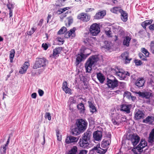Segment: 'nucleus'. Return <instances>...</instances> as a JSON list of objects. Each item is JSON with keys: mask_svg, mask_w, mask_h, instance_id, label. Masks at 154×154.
<instances>
[{"mask_svg": "<svg viewBox=\"0 0 154 154\" xmlns=\"http://www.w3.org/2000/svg\"><path fill=\"white\" fill-rule=\"evenodd\" d=\"M88 123L85 120L82 119H78L75 123L76 127L72 130V134L77 135L83 132L87 129Z\"/></svg>", "mask_w": 154, "mask_h": 154, "instance_id": "nucleus-1", "label": "nucleus"}, {"mask_svg": "<svg viewBox=\"0 0 154 154\" xmlns=\"http://www.w3.org/2000/svg\"><path fill=\"white\" fill-rule=\"evenodd\" d=\"M99 60V55H92L89 57L85 64L86 72H91L92 69V67L95 66Z\"/></svg>", "mask_w": 154, "mask_h": 154, "instance_id": "nucleus-2", "label": "nucleus"}, {"mask_svg": "<svg viewBox=\"0 0 154 154\" xmlns=\"http://www.w3.org/2000/svg\"><path fill=\"white\" fill-rule=\"evenodd\" d=\"M48 63V61L45 57L37 58L35 61V63L33 66V68L34 69L41 67H44L46 66Z\"/></svg>", "mask_w": 154, "mask_h": 154, "instance_id": "nucleus-3", "label": "nucleus"}, {"mask_svg": "<svg viewBox=\"0 0 154 154\" xmlns=\"http://www.w3.org/2000/svg\"><path fill=\"white\" fill-rule=\"evenodd\" d=\"M100 29L99 24L93 23L90 27L89 32L92 36H97L100 32Z\"/></svg>", "mask_w": 154, "mask_h": 154, "instance_id": "nucleus-4", "label": "nucleus"}, {"mask_svg": "<svg viewBox=\"0 0 154 154\" xmlns=\"http://www.w3.org/2000/svg\"><path fill=\"white\" fill-rule=\"evenodd\" d=\"M127 139L130 141L134 146H136L140 140V138L137 134H130Z\"/></svg>", "mask_w": 154, "mask_h": 154, "instance_id": "nucleus-5", "label": "nucleus"}, {"mask_svg": "<svg viewBox=\"0 0 154 154\" xmlns=\"http://www.w3.org/2000/svg\"><path fill=\"white\" fill-rule=\"evenodd\" d=\"M112 78L113 79H109L107 78V85L109 88L113 89L118 86V81L113 76Z\"/></svg>", "mask_w": 154, "mask_h": 154, "instance_id": "nucleus-6", "label": "nucleus"}, {"mask_svg": "<svg viewBox=\"0 0 154 154\" xmlns=\"http://www.w3.org/2000/svg\"><path fill=\"white\" fill-rule=\"evenodd\" d=\"M145 117V114L143 111L139 109L136 110L134 113V119L137 121L143 119Z\"/></svg>", "mask_w": 154, "mask_h": 154, "instance_id": "nucleus-7", "label": "nucleus"}, {"mask_svg": "<svg viewBox=\"0 0 154 154\" xmlns=\"http://www.w3.org/2000/svg\"><path fill=\"white\" fill-rule=\"evenodd\" d=\"M91 18L90 15L85 13H81L77 16V18L84 22H87Z\"/></svg>", "mask_w": 154, "mask_h": 154, "instance_id": "nucleus-8", "label": "nucleus"}, {"mask_svg": "<svg viewBox=\"0 0 154 154\" xmlns=\"http://www.w3.org/2000/svg\"><path fill=\"white\" fill-rule=\"evenodd\" d=\"M102 137V132L97 130L94 132L93 137L94 140L99 141L101 140Z\"/></svg>", "mask_w": 154, "mask_h": 154, "instance_id": "nucleus-9", "label": "nucleus"}, {"mask_svg": "<svg viewBox=\"0 0 154 154\" xmlns=\"http://www.w3.org/2000/svg\"><path fill=\"white\" fill-rule=\"evenodd\" d=\"M79 138L72 136H69L67 137L65 140V142L66 144H69L78 141Z\"/></svg>", "mask_w": 154, "mask_h": 154, "instance_id": "nucleus-10", "label": "nucleus"}, {"mask_svg": "<svg viewBox=\"0 0 154 154\" xmlns=\"http://www.w3.org/2000/svg\"><path fill=\"white\" fill-rule=\"evenodd\" d=\"M131 106V105L130 104H122L120 106V110L124 112L127 114H129L130 112Z\"/></svg>", "mask_w": 154, "mask_h": 154, "instance_id": "nucleus-11", "label": "nucleus"}, {"mask_svg": "<svg viewBox=\"0 0 154 154\" xmlns=\"http://www.w3.org/2000/svg\"><path fill=\"white\" fill-rule=\"evenodd\" d=\"M147 143L144 140L142 139L136 147V149L139 152H141L143 151V149L147 146Z\"/></svg>", "mask_w": 154, "mask_h": 154, "instance_id": "nucleus-12", "label": "nucleus"}, {"mask_svg": "<svg viewBox=\"0 0 154 154\" xmlns=\"http://www.w3.org/2000/svg\"><path fill=\"white\" fill-rule=\"evenodd\" d=\"M145 82V80L144 78L139 77L135 82V84L138 88H140L144 85Z\"/></svg>", "mask_w": 154, "mask_h": 154, "instance_id": "nucleus-13", "label": "nucleus"}, {"mask_svg": "<svg viewBox=\"0 0 154 154\" xmlns=\"http://www.w3.org/2000/svg\"><path fill=\"white\" fill-rule=\"evenodd\" d=\"M79 143L80 147L84 148H88L89 147L88 141L82 138L80 139Z\"/></svg>", "mask_w": 154, "mask_h": 154, "instance_id": "nucleus-14", "label": "nucleus"}, {"mask_svg": "<svg viewBox=\"0 0 154 154\" xmlns=\"http://www.w3.org/2000/svg\"><path fill=\"white\" fill-rule=\"evenodd\" d=\"M106 14V11L105 10L102 11L97 13L94 17L95 20H100L103 18Z\"/></svg>", "mask_w": 154, "mask_h": 154, "instance_id": "nucleus-15", "label": "nucleus"}, {"mask_svg": "<svg viewBox=\"0 0 154 154\" xmlns=\"http://www.w3.org/2000/svg\"><path fill=\"white\" fill-rule=\"evenodd\" d=\"M121 56L123 59L125 60L126 64L129 63L132 60L131 58H129V54L127 52H125L122 53Z\"/></svg>", "mask_w": 154, "mask_h": 154, "instance_id": "nucleus-16", "label": "nucleus"}, {"mask_svg": "<svg viewBox=\"0 0 154 154\" xmlns=\"http://www.w3.org/2000/svg\"><path fill=\"white\" fill-rule=\"evenodd\" d=\"M29 65V63L28 62H25L20 69L19 72L22 74L25 73Z\"/></svg>", "mask_w": 154, "mask_h": 154, "instance_id": "nucleus-17", "label": "nucleus"}, {"mask_svg": "<svg viewBox=\"0 0 154 154\" xmlns=\"http://www.w3.org/2000/svg\"><path fill=\"white\" fill-rule=\"evenodd\" d=\"M138 94L140 96L143 98H145L146 99L150 98L152 95V93L149 91H139Z\"/></svg>", "mask_w": 154, "mask_h": 154, "instance_id": "nucleus-18", "label": "nucleus"}, {"mask_svg": "<svg viewBox=\"0 0 154 154\" xmlns=\"http://www.w3.org/2000/svg\"><path fill=\"white\" fill-rule=\"evenodd\" d=\"M110 142L111 138L107 137L103 140L101 144V146L103 148H107L110 144Z\"/></svg>", "mask_w": 154, "mask_h": 154, "instance_id": "nucleus-19", "label": "nucleus"}, {"mask_svg": "<svg viewBox=\"0 0 154 154\" xmlns=\"http://www.w3.org/2000/svg\"><path fill=\"white\" fill-rule=\"evenodd\" d=\"M91 131L87 130L83 134L81 138L88 141L91 136Z\"/></svg>", "mask_w": 154, "mask_h": 154, "instance_id": "nucleus-20", "label": "nucleus"}, {"mask_svg": "<svg viewBox=\"0 0 154 154\" xmlns=\"http://www.w3.org/2000/svg\"><path fill=\"white\" fill-rule=\"evenodd\" d=\"M120 13H121V18L122 20L124 22H126L128 20V14L123 10L121 11Z\"/></svg>", "mask_w": 154, "mask_h": 154, "instance_id": "nucleus-21", "label": "nucleus"}, {"mask_svg": "<svg viewBox=\"0 0 154 154\" xmlns=\"http://www.w3.org/2000/svg\"><path fill=\"white\" fill-rule=\"evenodd\" d=\"M62 50V48L59 47L55 48L53 50V57H57L59 56V54H60Z\"/></svg>", "mask_w": 154, "mask_h": 154, "instance_id": "nucleus-22", "label": "nucleus"}, {"mask_svg": "<svg viewBox=\"0 0 154 154\" xmlns=\"http://www.w3.org/2000/svg\"><path fill=\"white\" fill-rule=\"evenodd\" d=\"M10 135L9 136L8 140L6 144L3 145L0 148V151L1 154H5L6 152V146L9 143Z\"/></svg>", "mask_w": 154, "mask_h": 154, "instance_id": "nucleus-23", "label": "nucleus"}, {"mask_svg": "<svg viewBox=\"0 0 154 154\" xmlns=\"http://www.w3.org/2000/svg\"><path fill=\"white\" fill-rule=\"evenodd\" d=\"M154 121V117L152 116H148L146 119H143V122L145 123L152 124Z\"/></svg>", "mask_w": 154, "mask_h": 154, "instance_id": "nucleus-24", "label": "nucleus"}, {"mask_svg": "<svg viewBox=\"0 0 154 154\" xmlns=\"http://www.w3.org/2000/svg\"><path fill=\"white\" fill-rule=\"evenodd\" d=\"M107 150V149H103L100 147H97V146H94L92 149V150L93 151H95L97 153L102 154L105 153Z\"/></svg>", "mask_w": 154, "mask_h": 154, "instance_id": "nucleus-25", "label": "nucleus"}, {"mask_svg": "<svg viewBox=\"0 0 154 154\" xmlns=\"http://www.w3.org/2000/svg\"><path fill=\"white\" fill-rule=\"evenodd\" d=\"M113 31L116 33H122L124 32L123 28L117 25H115L113 26Z\"/></svg>", "mask_w": 154, "mask_h": 154, "instance_id": "nucleus-26", "label": "nucleus"}, {"mask_svg": "<svg viewBox=\"0 0 154 154\" xmlns=\"http://www.w3.org/2000/svg\"><path fill=\"white\" fill-rule=\"evenodd\" d=\"M62 89L66 93H70L71 89L67 86V83L66 82L64 81L62 85Z\"/></svg>", "mask_w": 154, "mask_h": 154, "instance_id": "nucleus-27", "label": "nucleus"}, {"mask_svg": "<svg viewBox=\"0 0 154 154\" xmlns=\"http://www.w3.org/2000/svg\"><path fill=\"white\" fill-rule=\"evenodd\" d=\"M153 20L152 19L146 20L142 23L141 25L144 29H146V26L149 25H150L153 22Z\"/></svg>", "mask_w": 154, "mask_h": 154, "instance_id": "nucleus-28", "label": "nucleus"}, {"mask_svg": "<svg viewBox=\"0 0 154 154\" xmlns=\"http://www.w3.org/2000/svg\"><path fill=\"white\" fill-rule=\"evenodd\" d=\"M115 74L121 80H123L125 79V76L124 73V71L121 72L120 71H116L115 69Z\"/></svg>", "mask_w": 154, "mask_h": 154, "instance_id": "nucleus-29", "label": "nucleus"}, {"mask_svg": "<svg viewBox=\"0 0 154 154\" xmlns=\"http://www.w3.org/2000/svg\"><path fill=\"white\" fill-rule=\"evenodd\" d=\"M87 57L82 56L81 54H78L75 61V63L76 65H78L84 59H85Z\"/></svg>", "mask_w": 154, "mask_h": 154, "instance_id": "nucleus-30", "label": "nucleus"}, {"mask_svg": "<svg viewBox=\"0 0 154 154\" xmlns=\"http://www.w3.org/2000/svg\"><path fill=\"white\" fill-rule=\"evenodd\" d=\"M121 7H115L111 8L110 10V11L115 14H118L119 13H120L121 11L122 10L121 9Z\"/></svg>", "mask_w": 154, "mask_h": 154, "instance_id": "nucleus-31", "label": "nucleus"}, {"mask_svg": "<svg viewBox=\"0 0 154 154\" xmlns=\"http://www.w3.org/2000/svg\"><path fill=\"white\" fill-rule=\"evenodd\" d=\"M97 77L100 83H103L105 78L104 76L102 73L100 72L97 73Z\"/></svg>", "mask_w": 154, "mask_h": 154, "instance_id": "nucleus-32", "label": "nucleus"}, {"mask_svg": "<svg viewBox=\"0 0 154 154\" xmlns=\"http://www.w3.org/2000/svg\"><path fill=\"white\" fill-rule=\"evenodd\" d=\"M75 28L74 27L69 31L67 33L68 34L67 38H69L70 37H75Z\"/></svg>", "mask_w": 154, "mask_h": 154, "instance_id": "nucleus-33", "label": "nucleus"}, {"mask_svg": "<svg viewBox=\"0 0 154 154\" xmlns=\"http://www.w3.org/2000/svg\"><path fill=\"white\" fill-rule=\"evenodd\" d=\"M154 139V128H153L149 134L148 138V142L151 143H152L153 142Z\"/></svg>", "mask_w": 154, "mask_h": 154, "instance_id": "nucleus-34", "label": "nucleus"}, {"mask_svg": "<svg viewBox=\"0 0 154 154\" xmlns=\"http://www.w3.org/2000/svg\"><path fill=\"white\" fill-rule=\"evenodd\" d=\"M131 38L129 36H127L125 37L123 41V44L127 47L129 45L130 42Z\"/></svg>", "mask_w": 154, "mask_h": 154, "instance_id": "nucleus-35", "label": "nucleus"}, {"mask_svg": "<svg viewBox=\"0 0 154 154\" xmlns=\"http://www.w3.org/2000/svg\"><path fill=\"white\" fill-rule=\"evenodd\" d=\"M77 108L80 113H84L85 111V107L83 104L82 103L79 104L77 106Z\"/></svg>", "mask_w": 154, "mask_h": 154, "instance_id": "nucleus-36", "label": "nucleus"}, {"mask_svg": "<svg viewBox=\"0 0 154 154\" xmlns=\"http://www.w3.org/2000/svg\"><path fill=\"white\" fill-rule=\"evenodd\" d=\"M88 103L89 106L90 108L91 112L92 113L95 112L96 111V108L92 102L88 101Z\"/></svg>", "mask_w": 154, "mask_h": 154, "instance_id": "nucleus-37", "label": "nucleus"}, {"mask_svg": "<svg viewBox=\"0 0 154 154\" xmlns=\"http://www.w3.org/2000/svg\"><path fill=\"white\" fill-rule=\"evenodd\" d=\"M120 117V116L119 114H117L116 116V119L115 118H112V123L114 125H119V122H118L119 118Z\"/></svg>", "mask_w": 154, "mask_h": 154, "instance_id": "nucleus-38", "label": "nucleus"}, {"mask_svg": "<svg viewBox=\"0 0 154 154\" xmlns=\"http://www.w3.org/2000/svg\"><path fill=\"white\" fill-rule=\"evenodd\" d=\"M78 148L76 146H74L69 151L68 154H76L77 152Z\"/></svg>", "mask_w": 154, "mask_h": 154, "instance_id": "nucleus-39", "label": "nucleus"}, {"mask_svg": "<svg viewBox=\"0 0 154 154\" xmlns=\"http://www.w3.org/2000/svg\"><path fill=\"white\" fill-rule=\"evenodd\" d=\"M87 49V48L85 46H82L80 49V54L87 57L89 55V54H85V51Z\"/></svg>", "mask_w": 154, "mask_h": 154, "instance_id": "nucleus-40", "label": "nucleus"}, {"mask_svg": "<svg viewBox=\"0 0 154 154\" xmlns=\"http://www.w3.org/2000/svg\"><path fill=\"white\" fill-rule=\"evenodd\" d=\"M73 21V19L71 17H69L67 18V21H66V26L67 27L69 26Z\"/></svg>", "mask_w": 154, "mask_h": 154, "instance_id": "nucleus-41", "label": "nucleus"}, {"mask_svg": "<svg viewBox=\"0 0 154 154\" xmlns=\"http://www.w3.org/2000/svg\"><path fill=\"white\" fill-rule=\"evenodd\" d=\"M15 51L14 49H12L10 51V63L13 62V59L14 57Z\"/></svg>", "mask_w": 154, "mask_h": 154, "instance_id": "nucleus-42", "label": "nucleus"}, {"mask_svg": "<svg viewBox=\"0 0 154 154\" xmlns=\"http://www.w3.org/2000/svg\"><path fill=\"white\" fill-rule=\"evenodd\" d=\"M141 51L147 57H149V53L147 49L144 48H141Z\"/></svg>", "mask_w": 154, "mask_h": 154, "instance_id": "nucleus-43", "label": "nucleus"}, {"mask_svg": "<svg viewBox=\"0 0 154 154\" xmlns=\"http://www.w3.org/2000/svg\"><path fill=\"white\" fill-rule=\"evenodd\" d=\"M66 29V28L64 27H62L61 29L58 31V34L59 35L62 34L64 33Z\"/></svg>", "mask_w": 154, "mask_h": 154, "instance_id": "nucleus-44", "label": "nucleus"}, {"mask_svg": "<svg viewBox=\"0 0 154 154\" xmlns=\"http://www.w3.org/2000/svg\"><path fill=\"white\" fill-rule=\"evenodd\" d=\"M150 51L154 55V41H152L150 44Z\"/></svg>", "mask_w": 154, "mask_h": 154, "instance_id": "nucleus-45", "label": "nucleus"}, {"mask_svg": "<svg viewBox=\"0 0 154 154\" xmlns=\"http://www.w3.org/2000/svg\"><path fill=\"white\" fill-rule=\"evenodd\" d=\"M65 2V0H58L57 5L59 6H62L64 5V2Z\"/></svg>", "mask_w": 154, "mask_h": 154, "instance_id": "nucleus-46", "label": "nucleus"}, {"mask_svg": "<svg viewBox=\"0 0 154 154\" xmlns=\"http://www.w3.org/2000/svg\"><path fill=\"white\" fill-rule=\"evenodd\" d=\"M134 62L136 66H140L142 64V62L140 60H134Z\"/></svg>", "mask_w": 154, "mask_h": 154, "instance_id": "nucleus-47", "label": "nucleus"}, {"mask_svg": "<svg viewBox=\"0 0 154 154\" xmlns=\"http://www.w3.org/2000/svg\"><path fill=\"white\" fill-rule=\"evenodd\" d=\"M105 33L107 36L109 37H112V33L111 30H109L108 31H105Z\"/></svg>", "mask_w": 154, "mask_h": 154, "instance_id": "nucleus-48", "label": "nucleus"}, {"mask_svg": "<svg viewBox=\"0 0 154 154\" xmlns=\"http://www.w3.org/2000/svg\"><path fill=\"white\" fill-rule=\"evenodd\" d=\"M69 100L70 101V104L75 103L76 102V100L73 97H70L69 99Z\"/></svg>", "mask_w": 154, "mask_h": 154, "instance_id": "nucleus-49", "label": "nucleus"}, {"mask_svg": "<svg viewBox=\"0 0 154 154\" xmlns=\"http://www.w3.org/2000/svg\"><path fill=\"white\" fill-rule=\"evenodd\" d=\"M124 96L128 98H130V97H132L131 96V93L129 92H125L124 94Z\"/></svg>", "mask_w": 154, "mask_h": 154, "instance_id": "nucleus-50", "label": "nucleus"}, {"mask_svg": "<svg viewBox=\"0 0 154 154\" xmlns=\"http://www.w3.org/2000/svg\"><path fill=\"white\" fill-rule=\"evenodd\" d=\"M36 29L34 28L33 27L32 28L31 30L27 32V34L29 35H32L35 31Z\"/></svg>", "mask_w": 154, "mask_h": 154, "instance_id": "nucleus-51", "label": "nucleus"}, {"mask_svg": "<svg viewBox=\"0 0 154 154\" xmlns=\"http://www.w3.org/2000/svg\"><path fill=\"white\" fill-rule=\"evenodd\" d=\"M45 118H47L48 119L50 120L51 119V117L50 113L49 112H46L45 113Z\"/></svg>", "mask_w": 154, "mask_h": 154, "instance_id": "nucleus-52", "label": "nucleus"}, {"mask_svg": "<svg viewBox=\"0 0 154 154\" xmlns=\"http://www.w3.org/2000/svg\"><path fill=\"white\" fill-rule=\"evenodd\" d=\"M42 47L44 48V49L45 50H47L48 47V45L46 43L42 44Z\"/></svg>", "mask_w": 154, "mask_h": 154, "instance_id": "nucleus-53", "label": "nucleus"}, {"mask_svg": "<svg viewBox=\"0 0 154 154\" xmlns=\"http://www.w3.org/2000/svg\"><path fill=\"white\" fill-rule=\"evenodd\" d=\"M94 10V8H87L85 9V11L86 12H91Z\"/></svg>", "mask_w": 154, "mask_h": 154, "instance_id": "nucleus-54", "label": "nucleus"}, {"mask_svg": "<svg viewBox=\"0 0 154 154\" xmlns=\"http://www.w3.org/2000/svg\"><path fill=\"white\" fill-rule=\"evenodd\" d=\"M15 5V4L14 3L11 4V7H10V17L12 16V12L11 10V9H13Z\"/></svg>", "mask_w": 154, "mask_h": 154, "instance_id": "nucleus-55", "label": "nucleus"}, {"mask_svg": "<svg viewBox=\"0 0 154 154\" xmlns=\"http://www.w3.org/2000/svg\"><path fill=\"white\" fill-rule=\"evenodd\" d=\"M88 152V151L86 150H82L80 151L78 154H86Z\"/></svg>", "mask_w": 154, "mask_h": 154, "instance_id": "nucleus-56", "label": "nucleus"}, {"mask_svg": "<svg viewBox=\"0 0 154 154\" xmlns=\"http://www.w3.org/2000/svg\"><path fill=\"white\" fill-rule=\"evenodd\" d=\"M38 93L39 94V95L40 96H42L43 95L44 92L43 90L40 89H39L38 90Z\"/></svg>", "mask_w": 154, "mask_h": 154, "instance_id": "nucleus-57", "label": "nucleus"}, {"mask_svg": "<svg viewBox=\"0 0 154 154\" xmlns=\"http://www.w3.org/2000/svg\"><path fill=\"white\" fill-rule=\"evenodd\" d=\"M59 131L57 132V136L58 140L60 141L61 140V136L59 135Z\"/></svg>", "mask_w": 154, "mask_h": 154, "instance_id": "nucleus-58", "label": "nucleus"}, {"mask_svg": "<svg viewBox=\"0 0 154 154\" xmlns=\"http://www.w3.org/2000/svg\"><path fill=\"white\" fill-rule=\"evenodd\" d=\"M149 85H151V86H154V81L153 80V79H150L149 82Z\"/></svg>", "mask_w": 154, "mask_h": 154, "instance_id": "nucleus-59", "label": "nucleus"}, {"mask_svg": "<svg viewBox=\"0 0 154 154\" xmlns=\"http://www.w3.org/2000/svg\"><path fill=\"white\" fill-rule=\"evenodd\" d=\"M60 9L62 12V13H63V12H64L66 10H69V7H67L64 8H60Z\"/></svg>", "mask_w": 154, "mask_h": 154, "instance_id": "nucleus-60", "label": "nucleus"}, {"mask_svg": "<svg viewBox=\"0 0 154 154\" xmlns=\"http://www.w3.org/2000/svg\"><path fill=\"white\" fill-rule=\"evenodd\" d=\"M57 40L58 42H61V44H63L64 42L63 40L60 37H58L57 38Z\"/></svg>", "mask_w": 154, "mask_h": 154, "instance_id": "nucleus-61", "label": "nucleus"}, {"mask_svg": "<svg viewBox=\"0 0 154 154\" xmlns=\"http://www.w3.org/2000/svg\"><path fill=\"white\" fill-rule=\"evenodd\" d=\"M37 96V94L36 93H33L31 95V97L34 99L36 98Z\"/></svg>", "mask_w": 154, "mask_h": 154, "instance_id": "nucleus-62", "label": "nucleus"}, {"mask_svg": "<svg viewBox=\"0 0 154 154\" xmlns=\"http://www.w3.org/2000/svg\"><path fill=\"white\" fill-rule=\"evenodd\" d=\"M124 73L125 76V79L127 76H129L130 75V73L127 71H124Z\"/></svg>", "mask_w": 154, "mask_h": 154, "instance_id": "nucleus-63", "label": "nucleus"}, {"mask_svg": "<svg viewBox=\"0 0 154 154\" xmlns=\"http://www.w3.org/2000/svg\"><path fill=\"white\" fill-rule=\"evenodd\" d=\"M56 13L58 14H60L62 13V12L61 9H59L56 12Z\"/></svg>", "mask_w": 154, "mask_h": 154, "instance_id": "nucleus-64", "label": "nucleus"}]
</instances>
